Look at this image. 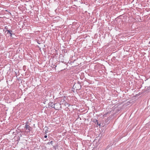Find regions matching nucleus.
Segmentation results:
<instances>
[{
	"label": "nucleus",
	"mask_w": 150,
	"mask_h": 150,
	"mask_svg": "<svg viewBox=\"0 0 150 150\" xmlns=\"http://www.w3.org/2000/svg\"><path fill=\"white\" fill-rule=\"evenodd\" d=\"M57 104V103L55 104L53 103V102H50L48 103V106L49 108L50 107H51V108H54L55 110H58V109H57L55 107L54 105H56Z\"/></svg>",
	"instance_id": "1"
},
{
	"label": "nucleus",
	"mask_w": 150,
	"mask_h": 150,
	"mask_svg": "<svg viewBox=\"0 0 150 150\" xmlns=\"http://www.w3.org/2000/svg\"><path fill=\"white\" fill-rule=\"evenodd\" d=\"M25 127L26 129H28L29 132L30 131V127L28 125V122H26Z\"/></svg>",
	"instance_id": "2"
},
{
	"label": "nucleus",
	"mask_w": 150,
	"mask_h": 150,
	"mask_svg": "<svg viewBox=\"0 0 150 150\" xmlns=\"http://www.w3.org/2000/svg\"><path fill=\"white\" fill-rule=\"evenodd\" d=\"M7 31V33H9L10 34V36H12V33H11L12 32L11 30H6Z\"/></svg>",
	"instance_id": "3"
},
{
	"label": "nucleus",
	"mask_w": 150,
	"mask_h": 150,
	"mask_svg": "<svg viewBox=\"0 0 150 150\" xmlns=\"http://www.w3.org/2000/svg\"><path fill=\"white\" fill-rule=\"evenodd\" d=\"M52 143H53V141H51L50 142H48L47 143V144H52Z\"/></svg>",
	"instance_id": "4"
},
{
	"label": "nucleus",
	"mask_w": 150,
	"mask_h": 150,
	"mask_svg": "<svg viewBox=\"0 0 150 150\" xmlns=\"http://www.w3.org/2000/svg\"><path fill=\"white\" fill-rule=\"evenodd\" d=\"M47 136L46 135L45 136H44V137L45 138H47Z\"/></svg>",
	"instance_id": "5"
},
{
	"label": "nucleus",
	"mask_w": 150,
	"mask_h": 150,
	"mask_svg": "<svg viewBox=\"0 0 150 150\" xmlns=\"http://www.w3.org/2000/svg\"><path fill=\"white\" fill-rule=\"evenodd\" d=\"M67 105H68V106H69V105L68 103L67 104Z\"/></svg>",
	"instance_id": "6"
},
{
	"label": "nucleus",
	"mask_w": 150,
	"mask_h": 150,
	"mask_svg": "<svg viewBox=\"0 0 150 150\" xmlns=\"http://www.w3.org/2000/svg\"><path fill=\"white\" fill-rule=\"evenodd\" d=\"M53 147H54V148L55 149H56V147H55V146H53Z\"/></svg>",
	"instance_id": "7"
},
{
	"label": "nucleus",
	"mask_w": 150,
	"mask_h": 150,
	"mask_svg": "<svg viewBox=\"0 0 150 150\" xmlns=\"http://www.w3.org/2000/svg\"><path fill=\"white\" fill-rule=\"evenodd\" d=\"M67 105H66H66H65V106H67Z\"/></svg>",
	"instance_id": "8"
},
{
	"label": "nucleus",
	"mask_w": 150,
	"mask_h": 150,
	"mask_svg": "<svg viewBox=\"0 0 150 150\" xmlns=\"http://www.w3.org/2000/svg\"><path fill=\"white\" fill-rule=\"evenodd\" d=\"M5 28H6V27H5Z\"/></svg>",
	"instance_id": "9"
},
{
	"label": "nucleus",
	"mask_w": 150,
	"mask_h": 150,
	"mask_svg": "<svg viewBox=\"0 0 150 150\" xmlns=\"http://www.w3.org/2000/svg\"><path fill=\"white\" fill-rule=\"evenodd\" d=\"M149 44H150V41L149 42Z\"/></svg>",
	"instance_id": "10"
}]
</instances>
